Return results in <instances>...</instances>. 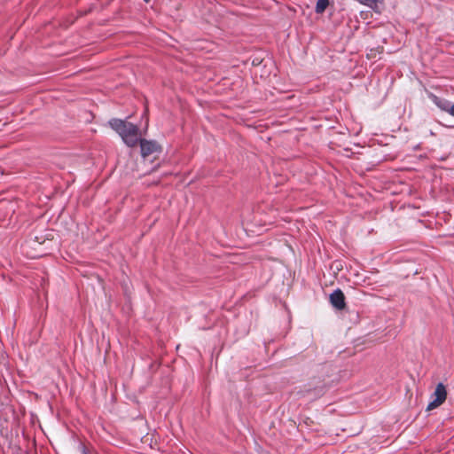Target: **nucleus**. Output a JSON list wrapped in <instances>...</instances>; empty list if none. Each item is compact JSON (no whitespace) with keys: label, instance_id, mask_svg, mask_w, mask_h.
<instances>
[{"label":"nucleus","instance_id":"f257e3e1","mask_svg":"<svg viewBox=\"0 0 454 454\" xmlns=\"http://www.w3.org/2000/svg\"><path fill=\"white\" fill-rule=\"evenodd\" d=\"M109 125L121 137L128 146L134 147L137 145L138 127L137 125L121 119L111 120Z\"/></svg>","mask_w":454,"mask_h":454},{"label":"nucleus","instance_id":"f03ea898","mask_svg":"<svg viewBox=\"0 0 454 454\" xmlns=\"http://www.w3.org/2000/svg\"><path fill=\"white\" fill-rule=\"evenodd\" d=\"M325 392V384L320 378L310 379L301 388L303 396H310L312 399L320 397Z\"/></svg>","mask_w":454,"mask_h":454},{"label":"nucleus","instance_id":"7ed1b4c3","mask_svg":"<svg viewBox=\"0 0 454 454\" xmlns=\"http://www.w3.org/2000/svg\"><path fill=\"white\" fill-rule=\"evenodd\" d=\"M433 400L428 403L427 410L432 411L442 405L447 398V390L442 383L437 384L434 394Z\"/></svg>","mask_w":454,"mask_h":454},{"label":"nucleus","instance_id":"20e7f679","mask_svg":"<svg viewBox=\"0 0 454 454\" xmlns=\"http://www.w3.org/2000/svg\"><path fill=\"white\" fill-rule=\"evenodd\" d=\"M141 154L143 158H146L154 153H160L161 146L155 141H148L146 139L140 140Z\"/></svg>","mask_w":454,"mask_h":454},{"label":"nucleus","instance_id":"39448f33","mask_svg":"<svg viewBox=\"0 0 454 454\" xmlns=\"http://www.w3.org/2000/svg\"><path fill=\"white\" fill-rule=\"evenodd\" d=\"M330 302L337 309L341 310L346 308L345 295L340 289L334 290L330 294Z\"/></svg>","mask_w":454,"mask_h":454},{"label":"nucleus","instance_id":"423d86ee","mask_svg":"<svg viewBox=\"0 0 454 454\" xmlns=\"http://www.w3.org/2000/svg\"><path fill=\"white\" fill-rule=\"evenodd\" d=\"M434 103L442 111L446 112L449 114V110L450 108V106L451 104L446 100V99H442V98H439L438 97H434Z\"/></svg>","mask_w":454,"mask_h":454},{"label":"nucleus","instance_id":"0eeeda50","mask_svg":"<svg viewBox=\"0 0 454 454\" xmlns=\"http://www.w3.org/2000/svg\"><path fill=\"white\" fill-rule=\"evenodd\" d=\"M329 5V0H317L315 11L317 13H323Z\"/></svg>","mask_w":454,"mask_h":454},{"label":"nucleus","instance_id":"6e6552de","mask_svg":"<svg viewBox=\"0 0 454 454\" xmlns=\"http://www.w3.org/2000/svg\"><path fill=\"white\" fill-rule=\"evenodd\" d=\"M361 4L366 5L368 7H374L377 4V0H356Z\"/></svg>","mask_w":454,"mask_h":454},{"label":"nucleus","instance_id":"1a4fd4ad","mask_svg":"<svg viewBox=\"0 0 454 454\" xmlns=\"http://www.w3.org/2000/svg\"><path fill=\"white\" fill-rule=\"evenodd\" d=\"M449 114L454 117V104L450 106V108L449 110Z\"/></svg>","mask_w":454,"mask_h":454},{"label":"nucleus","instance_id":"9d476101","mask_svg":"<svg viewBox=\"0 0 454 454\" xmlns=\"http://www.w3.org/2000/svg\"><path fill=\"white\" fill-rule=\"evenodd\" d=\"M144 1L146 2V3H149L151 0H144Z\"/></svg>","mask_w":454,"mask_h":454}]
</instances>
